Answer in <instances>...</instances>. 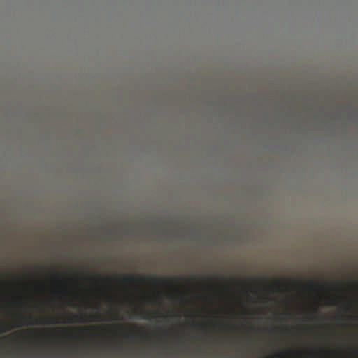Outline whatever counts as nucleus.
<instances>
[{
  "label": "nucleus",
  "mask_w": 358,
  "mask_h": 358,
  "mask_svg": "<svg viewBox=\"0 0 358 358\" xmlns=\"http://www.w3.org/2000/svg\"><path fill=\"white\" fill-rule=\"evenodd\" d=\"M32 317H29L24 319V322L22 323H20L17 325H9L6 324L5 322H3L0 324V334L2 333H6L11 330L12 329L15 327H19L22 325H32V324H59V323H64V322H62L58 319L56 318H50V319H37L34 321V322H32Z\"/></svg>",
  "instance_id": "nucleus-1"
},
{
  "label": "nucleus",
  "mask_w": 358,
  "mask_h": 358,
  "mask_svg": "<svg viewBox=\"0 0 358 358\" xmlns=\"http://www.w3.org/2000/svg\"><path fill=\"white\" fill-rule=\"evenodd\" d=\"M150 280L154 284L166 285L168 283H172V279L169 278H157L153 276H135L132 275H127L123 278V281L127 283H143L145 284Z\"/></svg>",
  "instance_id": "nucleus-2"
},
{
  "label": "nucleus",
  "mask_w": 358,
  "mask_h": 358,
  "mask_svg": "<svg viewBox=\"0 0 358 358\" xmlns=\"http://www.w3.org/2000/svg\"><path fill=\"white\" fill-rule=\"evenodd\" d=\"M137 314L139 317L144 320H149L150 318V315L146 311H138L137 312Z\"/></svg>",
  "instance_id": "nucleus-3"
},
{
  "label": "nucleus",
  "mask_w": 358,
  "mask_h": 358,
  "mask_svg": "<svg viewBox=\"0 0 358 358\" xmlns=\"http://www.w3.org/2000/svg\"><path fill=\"white\" fill-rule=\"evenodd\" d=\"M296 286L300 289L305 288V286L301 282H296Z\"/></svg>",
  "instance_id": "nucleus-4"
},
{
  "label": "nucleus",
  "mask_w": 358,
  "mask_h": 358,
  "mask_svg": "<svg viewBox=\"0 0 358 358\" xmlns=\"http://www.w3.org/2000/svg\"><path fill=\"white\" fill-rule=\"evenodd\" d=\"M99 317L98 313H96L90 321H94Z\"/></svg>",
  "instance_id": "nucleus-5"
},
{
  "label": "nucleus",
  "mask_w": 358,
  "mask_h": 358,
  "mask_svg": "<svg viewBox=\"0 0 358 358\" xmlns=\"http://www.w3.org/2000/svg\"><path fill=\"white\" fill-rule=\"evenodd\" d=\"M306 287L308 288L309 289L313 290L315 289V285L311 283V284H309Z\"/></svg>",
  "instance_id": "nucleus-6"
},
{
  "label": "nucleus",
  "mask_w": 358,
  "mask_h": 358,
  "mask_svg": "<svg viewBox=\"0 0 358 358\" xmlns=\"http://www.w3.org/2000/svg\"><path fill=\"white\" fill-rule=\"evenodd\" d=\"M113 278L112 277H107V278H106V280H107L108 282H110L112 281V280H113Z\"/></svg>",
  "instance_id": "nucleus-7"
},
{
  "label": "nucleus",
  "mask_w": 358,
  "mask_h": 358,
  "mask_svg": "<svg viewBox=\"0 0 358 358\" xmlns=\"http://www.w3.org/2000/svg\"><path fill=\"white\" fill-rule=\"evenodd\" d=\"M275 282L278 283V285H280V280L279 279H276Z\"/></svg>",
  "instance_id": "nucleus-8"
},
{
  "label": "nucleus",
  "mask_w": 358,
  "mask_h": 358,
  "mask_svg": "<svg viewBox=\"0 0 358 358\" xmlns=\"http://www.w3.org/2000/svg\"><path fill=\"white\" fill-rule=\"evenodd\" d=\"M9 337L14 338L15 339L17 338V336L16 335H10Z\"/></svg>",
  "instance_id": "nucleus-9"
},
{
  "label": "nucleus",
  "mask_w": 358,
  "mask_h": 358,
  "mask_svg": "<svg viewBox=\"0 0 358 358\" xmlns=\"http://www.w3.org/2000/svg\"><path fill=\"white\" fill-rule=\"evenodd\" d=\"M7 338H8V336H4V337H3L1 339H3V340H6Z\"/></svg>",
  "instance_id": "nucleus-10"
},
{
  "label": "nucleus",
  "mask_w": 358,
  "mask_h": 358,
  "mask_svg": "<svg viewBox=\"0 0 358 358\" xmlns=\"http://www.w3.org/2000/svg\"><path fill=\"white\" fill-rule=\"evenodd\" d=\"M69 302L71 304L73 303V299L71 298L69 299Z\"/></svg>",
  "instance_id": "nucleus-11"
},
{
  "label": "nucleus",
  "mask_w": 358,
  "mask_h": 358,
  "mask_svg": "<svg viewBox=\"0 0 358 358\" xmlns=\"http://www.w3.org/2000/svg\"><path fill=\"white\" fill-rule=\"evenodd\" d=\"M77 321L78 320H71V321H69V322H77ZM78 321L80 322V320H78Z\"/></svg>",
  "instance_id": "nucleus-12"
},
{
  "label": "nucleus",
  "mask_w": 358,
  "mask_h": 358,
  "mask_svg": "<svg viewBox=\"0 0 358 358\" xmlns=\"http://www.w3.org/2000/svg\"><path fill=\"white\" fill-rule=\"evenodd\" d=\"M90 279H92V280H94V276H92V277H90Z\"/></svg>",
  "instance_id": "nucleus-13"
},
{
  "label": "nucleus",
  "mask_w": 358,
  "mask_h": 358,
  "mask_svg": "<svg viewBox=\"0 0 358 358\" xmlns=\"http://www.w3.org/2000/svg\"><path fill=\"white\" fill-rule=\"evenodd\" d=\"M331 301H335V299H331Z\"/></svg>",
  "instance_id": "nucleus-14"
}]
</instances>
